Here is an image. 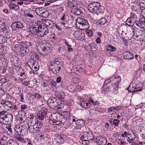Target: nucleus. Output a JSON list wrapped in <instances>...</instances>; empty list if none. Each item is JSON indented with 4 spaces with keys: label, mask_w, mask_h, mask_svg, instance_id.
Wrapping results in <instances>:
<instances>
[{
    "label": "nucleus",
    "mask_w": 145,
    "mask_h": 145,
    "mask_svg": "<svg viewBox=\"0 0 145 145\" xmlns=\"http://www.w3.org/2000/svg\"><path fill=\"white\" fill-rule=\"evenodd\" d=\"M43 127L42 123L38 120L35 122H34L32 125L29 126L27 130L31 134L37 135V134L40 132V130Z\"/></svg>",
    "instance_id": "obj_1"
},
{
    "label": "nucleus",
    "mask_w": 145,
    "mask_h": 145,
    "mask_svg": "<svg viewBox=\"0 0 145 145\" xmlns=\"http://www.w3.org/2000/svg\"><path fill=\"white\" fill-rule=\"evenodd\" d=\"M40 47L39 50V52L41 54H46L51 51V45L49 43L46 42L40 44Z\"/></svg>",
    "instance_id": "obj_2"
},
{
    "label": "nucleus",
    "mask_w": 145,
    "mask_h": 145,
    "mask_svg": "<svg viewBox=\"0 0 145 145\" xmlns=\"http://www.w3.org/2000/svg\"><path fill=\"white\" fill-rule=\"evenodd\" d=\"M88 23L86 20L80 18L77 19L76 26L80 29L85 30L88 28Z\"/></svg>",
    "instance_id": "obj_3"
},
{
    "label": "nucleus",
    "mask_w": 145,
    "mask_h": 145,
    "mask_svg": "<svg viewBox=\"0 0 145 145\" xmlns=\"http://www.w3.org/2000/svg\"><path fill=\"white\" fill-rule=\"evenodd\" d=\"M60 116L58 113H54L50 117L49 122L53 125H58L62 123L60 119Z\"/></svg>",
    "instance_id": "obj_4"
},
{
    "label": "nucleus",
    "mask_w": 145,
    "mask_h": 145,
    "mask_svg": "<svg viewBox=\"0 0 145 145\" xmlns=\"http://www.w3.org/2000/svg\"><path fill=\"white\" fill-rule=\"evenodd\" d=\"M12 116L10 114H7L5 115L0 116V122L4 125L9 124L12 121Z\"/></svg>",
    "instance_id": "obj_5"
},
{
    "label": "nucleus",
    "mask_w": 145,
    "mask_h": 145,
    "mask_svg": "<svg viewBox=\"0 0 145 145\" xmlns=\"http://www.w3.org/2000/svg\"><path fill=\"white\" fill-rule=\"evenodd\" d=\"M60 62L57 60H55L54 62L51 63L49 66V68L50 70L52 71L54 74L57 73V71L59 72L61 69Z\"/></svg>",
    "instance_id": "obj_6"
},
{
    "label": "nucleus",
    "mask_w": 145,
    "mask_h": 145,
    "mask_svg": "<svg viewBox=\"0 0 145 145\" xmlns=\"http://www.w3.org/2000/svg\"><path fill=\"white\" fill-rule=\"evenodd\" d=\"M28 65L31 71H29L30 74L32 73L35 74V71H37L39 69V66L38 63L33 60H29L28 61Z\"/></svg>",
    "instance_id": "obj_7"
},
{
    "label": "nucleus",
    "mask_w": 145,
    "mask_h": 145,
    "mask_svg": "<svg viewBox=\"0 0 145 145\" xmlns=\"http://www.w3.org/2000/svg\"><path fill=\"white\" fill-rule=\"evenodd\" d=\"M35 11L38 15L42 17L46 18L49 16L48 12L43 7L36 8Z\"/></svg>",
    "instance_id": "obj_8"
},
{
    "label": "nucleus",
    "mask_w": 145,
    "mask_h": 145,
    "mask_svg": "<svg viewBox=\"0 0 145 145\" xmlns=\"http://www.w3.org/2000/svg\"><path fill=\"white\" fill-rule=\"evenodd\" d=\"M100 3L98 2H94L90 3L88 6V10L92 13H96L99 10L98 6H100Z\"/></svg>",
    "instance_id": "obj_9"
},
{
    "label": "nucleus",
    "mask_w": 145,
    "mask_h": 145,
    "mask_svg": "<svg viewBox=\"0 0 145 145\" xmlns=\"http://www.w3.org/2000/svg\"><path fill=\"white\" fill-rule=\"evenodd\" d=\"M47 112V109L46 108H43L38 111L37 115V117L39 120H43L46 116Z\"/></svg>",
    "instance_id": "obj_10"
},
{
    "label": "nucleus",
    "mask_w": 145,
    "mask_h": 145,
    "mask_svg": "<svg viewBox=\"0 0 145 145\" xmlns=\"http://www.w3.org/2000/svg\"><path fill=\"white\" fill-rule=\"evenodd\" d=\"M1 104L3 105L5 108L8 110H12L13 108L12 104L9 101L3 100L1 101Z\"/></svg>",
    "instance_id": "obj_11"
},
{
    "label": "nucleus",
    "mask_w": 145,
    "mask_h": 145,
    "mask_svg": "<svg viewBox=\"0 0 145 145\" xmlns=\"http://www.w3.org/2000/svg\"><path fill=\"white\" fill-rule=\"evenodd\" d=\"M47 103L48 105L50 106L51 107H57V108L58 109H60V107H57L56 105L57 102L55 98L54 97L49 98V99L48 100Z\"/></svg>",
    "instance_id": "obj_12"
},
{
    "label": "nucleus",
    "mask_w": 145,
    "mask_h": 145,
    "mask_svg": "<svg viewBox=\"0 0 145 145\" xmlns=\"http://www.w3.org/2000/svg\"><path fill=\"white\" fill-rule=\"evenodd\" d=\"M42 22L45 26L50 28L53 29L55 27L54 24L52 21L50 20L46 19H43L42 20Z\"/></svg>",
    "instance_id": "obj_13"
},
{
    "label": "nucleus",
    "mask_w": 145,
    "mask_h": 145,
    "mask_svg": "<svg viewBox=\"0 0 145 145\" xmlns=\"http://www.w3.org/2000/svg\"><path fill=\"white\" fill-rule=\"evenodd\" d=\"M48 33V29L47 28L39 29L37 35L39 37H43L46 35Z\"/></svg>",
    "instance_id": "obj_14"
},
{
    "label": "nucleus",
    "mask_w": 145,
    "mask_h": 145,
    "mask_svg": "<svg viewBox=\"0 0 145 145\" xmlns=\"http://www.w3.org/2000/svg\"><path fill=\"white\" fill-rule=\"evenodd\" d=\"M91 136H90V134L88 132H85L84 134L80 138L81 140H87L88 141L91 140L94 138V137L92 136V135L91 134Z\"/></svg>",
    "instance_id": "obj_15"
},
{
    "label": "nucleus",
    "mask_w": 145,
    "mask_h": 145,
    "mask_svg": "<svg viewBox=\"0 0 145 145\" xmlns=\"http://www.w3.org/2000/svg\"><path fill=\"white\" fill-rule=\"evenodd\" d=\"M23 24L20 22H15L12 24V28L15 30H17L19 28H23Z\"/></svg>",
    "instance_id": "obj_16"
},
{
    "label": "nucleus",
    "mask_w": 145,
    "mask_h": 145,
    "mask_svg": "<svg viewBox=\"0 0 145 145\" xmlns=\"http://www.w3.org/2000/svg\"><path fill=\"white\" fill-rule=\"evenodd\" d=\"M66 138V136L63 135H61L58 136L56 138V141L59 144L62 143Z\"/></svg>",
    "instance_id": "obj_17"
},
{
    "label": "nucleus",
    "mask_w": 145,
    "mask_h": 145,
    "mask_svg": "<svg viewBox=\"0 0 145 145\" xmlns=\"http://www.w3.org/2000/svg\"><path fill=\"white\" fill-rule=\"evenodd\" d=\"M124 58L128 59H132L133 58V56L132 53L129 52L125 51L123 54Z\"/></svg>",
    "instance_id": "obj_18"
},
{
    "label": "nucleus",
    "mask_w": 145,
    "mask_h": 145,
    "mask_svg": "<svg viewBox=\"0 0 145 145\" xmlns=\"http://www.w3.org/2000/svg\"><path fill=\"white\" fill-rule=\"evenodd\" d=\"M73 34L74 37L75 38V39L79 40H81V36L82 35V34L81 33L79 32V31H75Z\"/></svg>",
    "instance_id": "obj_19"
},
{
    "label": "nucleus",
    "mask_w": 145,
    "mask_h": 145,
    "mask_svg": "<svg viewBox=\"0 0 145 145\" xmlns=\"http://www.w3.org/2000/svg\"><path fill=\"white\" fill-rule=\"evenodd\" d=\"M71 11L72 13L76 15H78L81 14L80 10L75 6L72 8Z\"/></svg>",
    "instance_id": "obj_20"
},
{
    "label": "nucleus",
    "mask_w": 145,
    "mask_h": 145,
    "mask_svg": "<svg viewBox=\"0 0 145 145\" xmlns=\"http://www.w3.org/2000/svg\"><path fill=\"white\" fill-rule=\"evenodd\" d=\"M29 55L31 59V60H36L39 58V57L38 55L34 52H32L29 54Z\"/></svg>",
    "instance_id": "obj_21"
},
{
    "label": "nucleus",
    "mask_w": 145,
    "mask_h": 145,
    "mask_svg": "<svg viewBox=\"0 0 145 145\" xmlns=\"http://www.w3.org/2000/svg\"><path fill=\"white\" fill-rule=\"evenodd\" d=\"M99 144V145H105L107 143L106 138L105 137H102L100 138Z\"/></svg>",
    "instance_id": "obj_22"
},
{
    "label": "nucleus",
    "mask_w": 145,
    "mask_h": 145,
    "mask_svg": "<svg viewBox=\"0 0 145 145\" xmlns=\"http://www.w3.org/2000/svg\"><path fill=\"white\" fill-rule=\"evenodd\" d=\"M81 105L85 108H87L90 106V103L89 102H87L86 101H82L81 102Z\"/></svg>",
    "instance_id": "obj_23"
},
{
    "label": "nucleus",
    "mask_w": 145,
    "mask_h": 145,
    "mask_svg": "<svg viewBox=\"0 0 145 145\" xmlns=\"http://www.w3.org/2000/svg\"><path fill=\"white\" fill-rule=\"evenodd\" d=\"M30 118L31 121V125H32L34 122H35L38 120L37 117L34 115H31L30 116Z\"/></svg>",
    "instance_id": "obj_24"
},
{
    "label": "nucleus",
    "mask_w": 145,
    "mask_h": 145,
    "mask_svg": "<svg viewBox=\"0 0 145 145\" xmlns=\"http://www.w3.org/2000/svg\"><path fill=\"white\" fill-rule=\"evenodd\" d=\"M107 50L110 52L114 51L116 49V47L110 45H108L107 46Z\"/></svg>",
    "instance_id": "obj_25"
},
{
    "label": "nucleus",
    "mask_w": 145,
    "mask_h": 145,
    "mask_svg": "<svg viewBox=\"0 0 145 145\" xmlns=\"http://www.w3.org/2000/svg\"><path fill=\"white\" fill-rule=\"evenodd\" d=\"M145 24L143 20H139L138 21L136 22V25L139 27H143V25Z\"/></svg>",
    "instance_id": "obj_26"
},
{
    "label": "nucleus",
    "mask_w": 145,
    "mask_h": 145,
    "mask_svg": "<svg viewBox=\"0 0 145 145\" xmlns=\"http://www.w3.org/2000/svg\"><path fill=\"white\" fill-rule=\"evenodd\" d=\"M17 76L19 77V78L18 79L17 78V80H21L22 79H24L26 77L25 73L24 72L21 73L20 75L18 74Z\"/></svg>",
    "instance_id": "obj_27"
},
{
    "label": "nucleus",
    "mask_w": 145,
    "mask_h": 145,
    "mask_svg": "<svg viewBox=\"0 0 145 145\" xmlns=\"http://www.w3.org/2000/svg\"><path fill=\"white\" fill-rule=\"evenodd\" d=\"M7 41L6 37L0 35V44H2Z\"/></svg>",
    "instance_id": "obj_28"
},
{
    "label": "nucleus",
    "mask_w": 145,
    "mask_h": 145,
    "mask_svg": "<svg viewBox=\"0 0 145 145\" xmlns=\"http://www.w3.org/2000/svg\"><path fill=\"white\" fill-rule=\"evenodd\" d=\"M7 138L5 136H3L0 140V142L3 144H4L6 142Z\"/></svg>",
    "instance_id": "obj_29"
},
{
    "label": "nucleus",
    "mask_w": 145,
    "mask_h": 145,
    "mask_svg": "<svg viewBox=\"0 0 145 145\" xmlns=\"http://www.w3.org/2000/svg\"><path fill=\"white\" fill-rule=\"evenodd\" d=\"M139 6L141 10H143L144 9H145V1L144 2H140Z\"/></svg>",
    "instance_id": "obj_30"
},
{
    "label": "nucleus",
    "mask_w": 145,
    "mask_h": 145,
    "mask_svg": "<svg viewBox=\"0 0 145 145\" xmlns=\"http://www.w3.org/2000/svg\"><path fill=\"white\" fill-rule=\"evenodd\" d=\"M65 95L63 92H61L59 93L57 95V97L59 99H63L65 97Z\"/></svg>",
    "instance_id": "obj_31"
},
{
    "label": "nucleus",
    "mask_w": 145,
    "mask_h": 145,
    "mask_svg": "<svg viewBox=\"0 0 145 145\" xmlns=\"http://www.w3.org/2000/svg\"><path fill=\"white\" fill-rule=\"evenodd\" d=\"M106 22V19L104 18H102L99 21V23L101 25H104Z\"/></svg>",
    "instance_id": "obj_32"
},
{
    "label": "nucleus",
    "mask_w": 145,
    "mask_h": 145,
    "mask_svg": "<svg viewBox=\"0 0 145 145\" xmlns=\"http://www.w3.org/2000/svg\"><path fill=\"white\" fill-rule=\"evenodd\" d=\"M36 27H33V31H32V33H34L35 34L37 35L38 31L39 30V26L38 25H36Z\"/></svg>",
    "instance_id": "obj_33"
},
{
    "label": "nucleus",
    "mask_w": 145,
    "mask_h": 145,
    "mask_svg": "<svg viewBox=\"0 0 145 145\" xmlns=\"http://www.w3.org/2000/svg\"><path fill=\"white\" fill-rule=\"evenodd\" d=\"M127 137L128 138H133L135 139V135L134 133H129L127 135Z\"/></svg>",
    "instance_id": "obj_34"
},
{
    "label": "nucleus",
    "mask_w": 145,
    "mask_h": 145,
    "mask_svg": "<svg viewBox=\"0 0 145 145\" xmlns=\"http://www.w3.org/2000/svg\"><path fill=\"white\" fill-rule=\"evenodd\" d=\"M134 89H133L132 90V91L133 92L139 91H141L142 89L141 87H138L137 88L135 87Z\"/></svg>",
    "instance_id": "obj_35"
},
{
    "label": "nucleus",
    "mask_w": 145,
    "mask_h": 145,
    "mask_svg": "<svg viewBox=\"0 0 145 145\" xmlns=\"http://www.w3.org/2000/svg\"><path fill=\"white\" fill-rule=\"evenodd\" d=\"M21 45H16L15 46V50L17 52H20L21 51L22 47Z\"/></svg>",
    "instance_id": "obj_36"
},
{
    "label": "nucleus",
    "mask_w": 145,
    "mask_h": 145,
    "mask_svg": "<svg viewBox=\"0 0 145 145\" xmlns=\"http://www.w3.org/2000/svg\"><path fill=\"white\" fill-rule=\"evenodd\" d=\"M75 121H76V120L75 119H67V120H66V122H69V123L68 124L69 125H70L71 124V123L72 122H75Z\"/></svg>",
    "instance_id": "obj_37"
},
{
    "label": "nucleus",
    "mask_w": 145,
    "mask_h": 145,
    "mask_svg": "<svg viewBox=\"0 0 145 145\" xmlns=\"http://www.w3.org/2000/svg\"><path fill=\"white\" fill-rule=\"evenodd\" d=\"M86 33L89 36H92L93 34L92 32L89 29H88L86 31Z\"/></svg>",
    "instance_id": "obj_38"
},
{
    "label": "nucleus",
    "mask_w": 145,
    "mask_h": 145,
    "mask_svg": "<svg viewBox=\"0 0 145 145\" xmlns=\"http://www.w3.org/2000/svg\"><path fill=\"white\" fill-rule=\"evenodd\" d=\"M120 121L117 119L114 120L113 121V123L114 125L117 126L118 125V124L119 123Z\"/></svg>",
    "instance_id": "obj_39"
},
{
    "label": "nucleus",
    "mask_w": 145,
    "mask_h": 145,
    "mask_svg": "<svg viewBox=\"0 0 145 145\" xmlns=\"http://www.w3.org/2000/svg\"><path fill=\"white\" fill-rule=\"evenodd\" d=\"M72 0H70L68 3V5L69 7H74L73 4L72 3Z\"/></svg>",
    "instance_id": "obj_40"
},
{
    "label": "nucleus",
    "mask_w": 145,
    "mask_h": 145,
    "mask_svg": "<svg viewBox=\"0 0 145 145\" xmlns=\"http://www.w3.org/2000/svg\"><path fill=\"white\" fill-rule=\"evenodd\" d=\"M15 5L14 3H11L9 5V7L12 10H15Z\"/></svg>",
    "instance_id": "obj_41"
},
{
    "label": "nucleus",
    "mask_w": 145,
    "mask_h": 145,
    "mask_svg": "<svg viewBox=\"0 0 145 145\" xmlns=\"http://www.w3.org/2000/svg\"><path fill=\"white\" fill-rule=\"evenodd\" d=\"M33 95L37 99L40 98L41 96L39 94L37 93H34V94Z\"/></svg>",
    "instance_id": "obj_42"
},
{
    "label": "nucleus",
    "mask_w": 145,
    "mask_h": 145,
    "mask_svg": "<svg viewBox=\"0 0 145 145\" xmlns=\"http://www.w3.org/2000/svg\"><path fill=\"white\" fill-rule=\"evenodd\" d=\"M5 94V92L3 90L0 89V98L3 97Z\"/></svg>",
    "instance_id": "obj_43"
},
{
    "label": "nucleus",
    "mask_w": 145,
    "mask_h": 145,
    "mask_svg": "<svg viewBox=\"0 0 145 145\" xmlns=\"http://www.w3.org/2000/svg\"><path fill=\"white\" fill-rule=\"evenodd\" d=\"M82 141V144L85 145H87L89 142V141L87 140H81Z\"/></svg>",
    "instance_id": "obj_44"
},
{
    "label": "nucleus",
    "mask_w": 145,
    "mask_h": 145,
    "mask_svg": "<svg viewBox=\"0 0 145 145\" xmlns=\"http://www.w3.org/2000/svg\"><path fill=\"white\" fill-rule=\"evenodd\" d=\"M18 140L24 143L25 142V140L21 137H18Z\"/></svg>",
    "instance_id": "obj_45"
},
{
    "label": "nucleus",
    "mask_w": 145,
    "mask_h": 145,
    "mask_svg": "<svg viewBox=\"0 0 145 145\" xmlns=\"http://www.w3.org/2000/svg\"><path fill=\"white\" fill-rule=\"evenodd\" d=\"M55 1V0H51L50 1H48L45 4V6L49 5L50 3H52L53 2Z\"/></svg>",
    "instance_id": "obj_46"
},
{
    "label": "nucleus",
    "mask_w": 145,
    "mask_h": 145,
    "mask_svg": "<svg viewBox=\"0 0 145 145\" xmlns=\"http://www.w3.org/2000/svg\"><path fill=\"white\" fill-rule=\"evenodd\" d=\"M135 139H131V138H127V141L129 142V143H134V140Z\"/></svg>",
    "instance_id": "obj_47"
},
{
    "label": "nucleus",
    "mask_w": 145,
    "mask_h": 145,
    "mask_svg": "<svg viewBox=\"0 0 145 145\" xmlns=\"http://www.w3.org/2000/svg\"><path fill=\"white\" fill-rule=\"evenodd\" d=\"M5 27V24L0 20V27L2 29H3Z\"/></svg>",
    "instance_id": "obj_48"
},
{
    "label": "nucleus",
    "mask_w": 145,
    "mask_h": 145,
    "mask_svg": "<svg viewBox=\"0 0 145 145\" xmlns=\"http://www.w3.org/2000/svg\"><path fill=\"white\" fill-rule=\"evenodd\" d=\"M27 107V106L25 105H23L21 106V108L22 109L24 110Z\"/></svg>",
    "instance_id": "obj_49"
},
{
    "label": "nucleus",
    "mask_w": 145,
    "mask_h": 145,
    "mask_svg": "<svg viewBox=\"0 0 145 145\" xmlns=\"http://www.w3.org/2000/svg\"><path fill=\"white\" fill-rule=\"evenodd\" d=\"M34 26H30L28 28V30L32 33Z\"/></svg>",
    "instance_id": "obj_50"
},
{
    "label": "nucleus",
    "mask_w": 145,
    "mask_h": 145,
    "mask_svg": "<svg viewBox=\"0 0 145 145\" xmlns=\"http://www.w3.org/2000/svg\"><path fill=\"white\" fill-rule=\"evenodd\" d=\"M68 46H67V48H68V52H70L71 51H72V48L71 47V46L70 45H68Z\"/></svg>",
    "instance_id": "obj_51"
},
{
    "label": "nucleus",
    "mask_w": 145,
    "mask_h": 145,
    "mask_svg": "<svg viewBox=\"0 0 145 145\" xmlns=\"http://www.w3.org/2000/svg\"><path fill=\"white\" fill-rule=\"evenodd\" d=\"M128 134L126 131H124L123 133L121 135V136L122 137H127V135H128Z\"/></svg>",
    "instance_id": "obj_52"
},
{
    "label": "nucleus",
    "mask_w": 145,
    "mask_h": 145,
    "mask_svg": "<svg viewBox=\"0 0 145 145\" xmlns=\"http://www.w3.org/2000/svg\"><path fill=\"white\" fill-rule=\"evenodd\" d=\"M7 112V111H6L3 110L0 112V116H1V115H5V114Z\"/></svg>",
    "instance_id": "obj_53"
},
{
    "label": "nucleus",
    "mask_w": 145,
    "mask_h": 145,
    "mask_svg": "<svg viewBox=\"0 0 145 145\" xmlns=\"http://www.w3.org/2000/svg\"><path fill=\"white\" fill-rule=\"evenodd\" d=\"M134 88L135 87H133V86L131 84H130L129 86V89H130V90H129V91H131V92H133L132 91V90L133 89H134Z\"/></svg>",
    "instance_id": "obj_54"
},
{
    "label": "nucleus",
    "mask_w": 145,
    "mask_h": 145,
    "mask_svg": "<svg viewBox=\"0 0 145 145\" xmlns=\"http://www.w3.org/2000/svg\"><path fill=\"white\" fill-rule=\"evenodd\" d=\"M115 110V109H114V107H110V108H108V111L109 112H111L113 110Z\"/></svg>",
    "instance_id": "obj_55"
},
{
    "label": "nucleus",
    "mask_w": 145,
    "mask_h": 145,
    "mask_svg": "<svg viewBox=\"0 0 145 145\" xmlns=\"http://www.w3.org/2000/svg\"><path fill=\"white\" fill-rule=\"evenodd\" d=\"M22 84L25 86H27L29 85L30 83L28 82L25 81L22 83Z\"/></svg>",
    "instance_id": "obj_56"
},
{
    "label": "nucleus",
    "mask_w": 145,
    "mask_h": 145,
    "mask_svg": "<svg viewBox=\"0 0 145 145\" xmlns=\"http://www.w3.org/2000/svg\"><path fill=\"white\" fill-rule=\"evenodd\" d=\"M133 19V18L132 17L129 18L127 19L126 20V22L127 23H129V24H131L132 23V21L130 19Z\"/></svg>",
    "instance_id": "obj_57"
},
{
    "label": "nucleus",
    "mask_w": 145,
    "mask_h": 145,
    "mask_svg": "<svg viewBox=\"0 0 145 145\" xmlns=\"http://www.w3.org/2000/svg\"><path fill=\"white\" fill-rule=\"evenodd\" d=\"M61 78L60 76L58 77L56 80V82L57 83H59L61 80Z\"/></svg>",
    "instance_id": "obj_58"
},
{
    "label": "nucleus",
    "mask_w": 145,
    "mask_h": 145,
    "mask_svg": "<svg viewBox=\"0 0 145 145\" xmlns=\"http://www.w3.org/2000/svg\"><path fill=\"white\" fill-rule=\"evenodd\" d=\"M93 139H94L93 140L95 142H97V143H98L99 144V140H100V138H99V137H98L97 138H95V139H94V138Z\"/></svg>",
    "instance_id": "obj_59"
},
{
    "label": "nucleus",
    "mask_w": 145,
    "mask_h": 145,
    "mask_svg": "<svg viewBox=\"0 0 145 145\" xmlns=\"http://www.w3.org/2000/svg\"><path fill=\"white\" fill-rule=\"evenodd\" d=\"M59 24H60V26H63L64 27H66V26H65L66 24L64 22H61Z\"/></svg>",
    "instance_id": "obj_60"
},
{
    "label": "nucleus",
    "mask_w": 145,
    "mask_h": 145,
    "mask_svg": "<svg viewBox=\"0 0 145 145\" xmlns=\"http://www.w3.org/2000/svg\"><path fill=\"white\" fill-rule=\"evenodd\" d=\"M61 6L59 5H56V6H54V8L55 9H60Z\"/></svg>",
    "instance_id": "obj_61"
},
{
    "label": "nucleus",
    "mask_w": 145,
    "mask_h": 145,
    "mask_svg": "<svg viewBox=\"0 0 145 145\" xmlns=\"http://www.w3.org/2000/svg\"><path fill=\"white\" fill-rule=\"evenodd\" d=\"M118 142L120 145L124 144H125V142L124 141H122L120 140H118Z\"/></svg>",
    "instance_id": "obj_62"
},
{
    "label": "nucleus",
    "mask_w": 145,
    "mask_h": 145,
    "mask_svg": "<svg viewBox=\"0 0 145 145\" xmlns=\"http://www.w3.org/2000/svg\"><path fill=\"white\" fill-rule=\"evenodd\" d=\"M26 15L30 18H33V15L29 13H26Z\"/></svg>",
    "instance_id": "obj_63"
},
{
    "label": "nucleus",
    "mask_w": 145,
    "mask_h": 145,
    "mask_svg": "<svg viewBox=\"0 0 145 145\" xmlns=\"http://www.w3.org/2000/svg\"><path fill=\"white\" fill-rule=\"evenodd\" d=\"M100 41L101 40L100 38H99L98 37L97 38V39H96V43H97V44H99L100 43Z\"/></svg>",
    "instance_id": "obj_64"
}]
</instances>
